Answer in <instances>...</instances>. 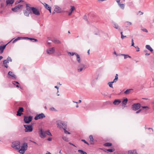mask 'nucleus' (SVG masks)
I'll use <instances>...</instances> for the list:
<instances>
[{
	"instance_id": "obj_25",
	"label": "nucleus",
	"mask_w": 154,
	"mask_h": 154,
	"mask_svg": "<svg viewBox=\"0 0 154 154\" xmlns=\"http://www.w3.org/2000/svg\"><path fill=\"white\" fill-rule=\"evenodd\" d=\"M6 45H4L3 46H0V50L1 51V53H2L3 52L4 50L5 49Z\"/></svg>"
},
{
	"instance_id": "obj_62",
	"label": "nucleus",
	"mask_w": 154,
	"mask_h": 154,
	"mask_svg": "<svg viewBox=\"0 0 154 154\" xmlns=\"http://www.w3.org/2000/svg\"><path fill=\"white\" fill-rule=\"evenodd\" d=\"M69 143L71 145H72L73 146H75V147H76V146L75 145H74V144H72V143H71L70 142Z\"/></svg>"
},
{
	"instance_id": "obj_31",
	"label": "nucleus",
	"mask_w": 154,
	"mask_h": 154,
	"mask_svg": "<svg viewBox=\"0 0 154 154\" xmlns=\"http://www.w3.org/2000/svg\"><path fill=\"white\" fill-rule=\"evenodd\" d=\"M45 6V8L47 9L48 10L50 8H51V7H50L49 5H48L47 4H46L45 3H42Z\"/></svg>"
},
{
	"instance_id": "obj_3",
	"label": "nucleus",
	"mask_w": 154,
	"mask_h": 154,
	"mask_svg": "<svg viewBox=\"0 0 154 154\" xmlns=\"http://www.w3.org/2000/svg\"><path fill=\"white\" fill-rule=\"evenodd\" d=\"M26 9L23 11V14L25 16L28 17L30 14H32L31 7H30L28 4H26Z\"/></svg>"
},
{
	"instance_id": "obj_11",
	"label": "nucleus",
	"mask_w": 154,
	"mask_h": 154,
	"mask_svg": "<svg viewBox=\"0 0 154 154\" xmlns=\"http://www.w3.org/2000/svg\"><path fill=\"white\" fill-rule=\"evenodd\" d=\"M45 117L44 114L42 113L37 114L34 118V119L35 120H37L38 119H42Z\"/></svg>"
},
{
	"instance_id": "obj_51",
	"label": "nucleus",
	"mask_w": 154,
	"mask_h": 154,
	"mask_svg": "<svg viewBox=\"0 0 154 154\" xmlns=\"http://www.w3.org/2000/svg\"><path fill=\"white\" fill-rule=\"evenodd\" d=\"M18 7H19V9H20L21 7H23V5L20 4L16 6Z\"/></svg>"
},
{
	"instance_id": "obj_23",
	"label": "nucleus",
	"mask_w": 154,
	"mask_h": 154,
	"mask_svg": "<svg viewBox=\"0 0 154 154\" xmlns=\"http://www.w3.org/2000/svg\"><path fill=\"white\" fill-rule=\"evenodd\" d=\"M76 54L77 55H76L77 58L76 60L79 63H80L81 61V60L80 58L79 55L78 54Z\"/></svg>"
},
{
	"instance_id": "obj_37",
	"label": "nucleus",
	"mask_w": 154,
	"mask_h": 154,
	"mask_svg": "<svg viewBox=\"0 0 154 154\" xmlns=\"http://www.w3.org/2000/svg\"><path fill=\"white\" fill-rule=\"evenodd\" d=\"M89 138L90 140V141H91V144H93V142L94 141V139L93 138V136L91 135H90L89 136Z\"/></svg>"
},
{
	"instance_id": "obj_39",
	"label": "nucleus",
	"mask_w": 154,
	"mask_h": 154,
	"mask_svg": "<svg viewBox=\"0 0 154 154\" xmlns=\"http://www.w3.org/2000/svg\"><path fill=\"white\" fill-rule=\"evenodd\" d=\"M78 151L81 154H87L86 152L82 150H78Z\"/></svg>"
},
{
	"instance_id": "obj_56",
	"label": "nucleus",
	"mask_w": 154,
	"mask_h": 154,
	"mask_svg": "<svg viewBox=\"0 0 154 154\" xmlns=\"http://www.w3.org/2000/svg\"><path fill=\"white\" fill-rule=\"evenodd\" d=\"M3 66L7 68L8 67V65L7 64V63H5L4 64H3Z\"/></svg>"
},
{
	"instance_id": "obj_58",
	"label": "nucleus",
	"mask_w": 154,
	"mask_h": 154,
	"mask_svg": "<svg viewBox=\"0 0 154 154\" xmlns=\"http://www.w3.org/2000/svg\"><path fill=\"white\" fill-rule=\"evenodd\" d=\"M148 129L150 130V132L151 133H152V132L153 131V129L152 128H148Z\"/></svg>"
},
{
	"instance_id": "obj_41",
	"label": "nucleus",
	"mask_w": 154,
	"mask_h": 154,
	"mask_svg": "<svg viewBox=\"0 0 154 154\" xmlns=\"http://www.w3.org/2000/svg\"><path fill=\"white\" fill-rule=\"evenodd\" d=\"M62 139H63V140H65L66 141V142L69 141L68 138L66 137L63 136L62 137Z\"/></svg>"
},
{
	"instance_id": "obj_18",
	"label": "nucleus",
	"mask_w": 154,
	"mask_h": 154,
	"mask_svg": "<svg viewBox=\"0 0 154 154\" xmlns=\"http://www.w3.org/2000/svg\"><path fill=\"white\" fill-rule=\"evenodd\" d=\"M8 75L13 78V79H16L17 78L16 76L13 73V72L10 71L8 73Z\"/></svg>"
},
{
	"instance_id": "obj_46",
	"label": "nucleus",
	"mask_w": 154,
	"mask_h": 154,
	"mask_svg": "<svg viewBox=\"0 0 154 154\" xmlns=\"http://www.w3.org/2000/svg\"><path fill=\"white\" fill-rule=\"evenodd\" d=\"M83 19L85 20L86 21H88V19L86 15H85L83 17Z\"/></svg>"
},
{
	"instance_id": "obj_26",
	"label": "nucleus",
	"mask_w": 154,
	"mask_h": 154,
	"mask_svg": "<svg viewBox=\"0 0 154 154\" xmlns=\"http://www.w3.org/2000/svg\"><path fill=\"white\" fill-rule=\"evenodd\" d=\"M146 48L151 52H153V49L149 45H146Z\"/></svg>"
},
{
	"instance_id": "obj_22",
	"label": "nucleus",
	"mask_w": 154,
	"mask_h": 154,
	"mask_svg": "<svg viewBox=\"0 0 154 154\" xmlns=\"http://www.w3.org/2000/svg\"><path fill=\"white\" fill-rule=\"evenodd\" d=\"M14 0H6V3L7 5H11L14 3Z\"/></svg>"
},
{
	"instance_id": "obj_45",
	"label": "nucleus",
	"mask_w": 154,
	"mask_h": 154,
	"mask_svg": "<svg viewBox=\"0 0 154 154\" xmlns=\"http://www.w3.org/2000/svg\"><path fill=\"white\" fill-rule=\"evenodd\" d=\"M120 33H121V38L122 39H124L125 37H126V36H124V35H123V34H122L123 32H121Z\"/></svg>"
},
{
	"instance_id": "obj_21",
	"label": "nucleus",
	"mask_w": 154,
	"mask_h": 154,
	"mask_svg": "<svg viewBox=\"0 0 154 154\" xmlns=\"http://www.w3.org/2000/svg\"><path fill=\"white\" fill-rule=\"evenodd\" d=\"M51 41L55 44H60L61 43V42L59 40L55 38L53 40H51Z\"/></svg>"
},
{
	"instance_id": "obj_54",
	"label": "nucleus",
	"mask_w": 154,
	"mask_h": 154,
	"mask_svg": "<svg viewBox=\"0 0 154 154\" xmlns=\"http://www.w3.org/2000/svg\"><path fill=\"white\" fill-rule=\"evenodd\" d=\"M134 47L136 48L137 49V50H136V51L137 52H139V51H140V50H139V48L138 47V46H136V47Z\"/></svg>"
},
{
	"instance_id": "obj_48",
	"label": "nucleus",
	"mask_w": 154,
	"mask_h": 154,
	"mask_svg": "<svg viewBox=\"0 0 154 154\" xmlns=\"http://www.w3.org/2000/svg\"><path fill=\"white\" fill-rule=\"evenodd\" d=\"M141 30L144 32H148V30H147V29L145 28H144V29H141Z\"/></svg>"
},
{
	"instance_id": "obj_1",
	"label": "nucleus",
	"mask_w": 154,
	"mask_h": 154,
	"mask_svg": "<svg viewBox=\"0 0 154 154\" xmlns=\"http://www.w3.org/2000/svg\"><path fill=\"white\" fill-rule=\"evenodd\" d=\"M39 135L40 137L42 138H44L47 135L52 136L51 133L49 131H44L41 129L39 131Z\"/></svg>"
},
{
	"instance_id": "obj_60",
	"label": "nucleus",
	"mask_w": 154,
	"mask_h": 154,
	"mask_svg": "<svg viewBox=\"0 0 154 154\" xmlns=\"http://www.w3.org/2000/svg\"><path fill=\"white\" fill-rule=\"evenodd\" d=\"M142 108L143 109L149 108V107L147 106H142Z\"/></svg>"
},
{
	"instance_id": "obj_55",
	"label": "nucleus",
	"mask_w": 154,
	"mask_h": 154,
	"mask_svg": "<svg viewBox=\"0 0 154 154\" xmlns=\"http://www.w3.org/2000/svg\"><path fill=\"white\" fill-rule=\"evenodd\" d=\"M126 23H127V25H131L132 24V23L129 21H127Z\"/></svg>"
},
{
	"instance_id": "obj_16",
	"label": "nucleus",
	"mask_w": 154,
	"mask_h": 154,
	"mask_svg": "<svg viewBox=\"0 0 154 154\" xmlns=\"http://www.w3.org/2000/svg\"><path fill=\"white\" fill-rule=\"evenodd\" d=\"M23 110L24 109L23 107H19L18 111L17 112V115L18 116H21L23 114L22 112L23 111Z\"/></svg>"
},
{
	"instance_id": "obj_57",
	"label": "nucleus",
	"mask_w": 154,
	"mask_h": 154,
	"mask_svg": "<svg viewBox=\"0 0 154 154\" xmlns=\"http://www.w3.org/2000/svg\"><path fill=\"white\" fill-rule=\"evenodd\" d=\"M141 110H142L141 109H139L136 112V114H138V113H139V112H140Z\"/></svg>"
},
{
	"instance_id": "obj_2",
	"label": "nucleus",
	"mask_w": 154,
	"mask_h": 154,
	"mask_svg": "<svg viewBox=\"0 0 154 154\" xmlns=\"http://www.w3.org/2000/svg\"><path fill=\"white\" fill-rule=\"evenodd\" d=\"M95 35H99L100 36L103 37L104 36H108V34L106 32H103L102 31H99L97 28H95L94 31V32Z\"/></svg>"
},
{
	"instance_id": "obj_53",
	"label": "nucleus",
	"mask_w": 154,
	"mask_h": 154,
	"mask_svg": "<svg viewBox=\"0 0 154 154\" xmlns=\"http://www.w3.org/2000/svg\"><path fill=\"white\" fill-rule=\"evenodd\" d=\"M50 110H51V111H55V109L54 107H51L50 108Z\"/></svg>"
},
{
	"instance_id": "obj_24",
	"label": "nucleus",
	"mask_w": 154,
	"mask_h": 154,
	"mask_svg": "<svg viewBox=\"0 0 154 154\" xmlns=\"http://www.w3.org/2000/svg\"><path fill=\"white\" fill-rule=\"evenodd\" d=\"M113 27L115 28L118 29L119 30L120 29V27L116 23H113Z\"/></svg>"
},
{
	"instance_id": "obj_49",
	"label": "nucleus",
	"mask_w": 154,
	"mask_h": 154,
	"mask_svg": "<svg viewBox=\"0 0 154 154\" xmlns=\"http://www.w3.org/2000/svg\"><path fill=\"white\" fill-rule=\"evenodd\" d=\"M23 1L22 0H18L16 2V4H17L18 3H19L21 2H23Z\"/></svg>"
},
{
	"instance_id": "obj_15",
	"label": "nucleus",
	"mask_w": 154,
	"mask_h": 154,
	"mask_svg": "<svg viewBox=\"0 0 154 154\" xmlns=\"http://www.w3.org/2000/svg\"><path fill=\"white\" fill-rule=\"evenodd\" d=\"M54 11L57 13H61L65 12V11L62 10L61 8L57 5L55 6Z\"/></svg>"
},
{
	"instance_id": "obj_64",
	"label": "nucleus",
	"mask_w": 154,
	"mask_h": 154,
	"mask_svg": "<svg viewBox=\"0 0 154 154\" xmlns=\"http://www.w3.org/2000/svg\"><path fill=\"white\" fill-rule=\"evenodd\" d=\"M46 154H51V153L50 152L47 151V152Z\"/></svg>"
},
{
	"instance_id": "obj_52",
	"label": "nucleus",
	"mask_w": 154,
	"mask_h": 154,
	"mask_svg": "<svg viewBox=\"0 0 154 154\" xmlns=\"http://www.w3.org/2000/svg\"><path fill=\"white\" fill-rule=\"evenodd\" d=\"M22 38V37H18L17 38H16L15 40V41L16 42L17 40H20V39H21Z\"/></svg>"
},
{
	"instance_id": "obj_59",
	"label": "nucleus",
	"mask_w": 154,
	"mask_h": 154,
	"mask_svg": "<svg viewBox=\"0 0 154 154\" xmlns=\"http://www.w3.org/2000/svg\"><path fill=\"white\" fill-rule=\"evenodd\" d=\"M121 0H116L117 2L118 3V5H119L120 3V1Z\"/></svg>"
},
{
	"instance_id": "obj_63",
	"label": "nucleus",
	"mask_w": 154,
	"mask_h": 154,
	"mask_svg": "<svg viewBox=\"0 0 154 154\" xmlns=\"http://www.w3.org/2000/svg\"><path fill=\"white\" fill-rule=\"evenodd\" d=\"M30 141L32 142L33 143H34L38 145V144L36 142H35L34 141H32V140H30Z\"/></svg>"
},
{
	"instance_id": "obj_50",
	"label": "nucleus",
	"mask_w": 154,
	"mask_h": 154,
	"mask_svg": "<svg viewBox=\"0 0 154 154\" xmlns=\"http://www.w3.org/2000/svg\"><path fill=\"white\" fill-rule=\"evenodd\" d=\"M131 42H132V44L131 45V46H134V47L135 46H134V40L133 38H132L131 39Z\"/></svg>"
},
{
	"instance_id": "obj_30",
	"label": "nucleus",
	"mask_w": 154,
	"mask_h": 154,
	"mask_svg": "<svg viewBox=\"0 0 154 154\" xmlns=\"http://www.w3.org/2000/svg\"><path fill=\"white\" fill-rule=\"evenodd\" d=\"M24 38H27L29 39L32 42H37L38 41L37 39L35 38H30L29 37H25Z\"/></svg>"
},
{
	"instance_id": "obj_33",
	"label": "nucleus",
	"mask_w": 154,
	"mask_h": 154,
	"mask_svg": "<svg viewBox=\"0 0 154 154\" xmlns=\"http://www.w3.org/2000/svg\"><path fill=\"white\" fill-rule=\"evenodd\" d=\"M95 81L94 79H92L91 80V85L92 87L95 85Z\"/></svg>"
},
{
	"instance_id": "obj_32",
	"label": "nucleus",
	"mask_w": 154,
	"mask_h": 154,
	"mask_svg": "<svg viewBox=\"0 0 154 154\" xmlns=\"http://www.w3.org/2000/svg\"><path fill=\"white\" fill-rule=\"evenodd\" d=\"M12 10L14 12H17L19 9V7L16 6L14 8H12Z\"/></svg>"
},
{
	"instance_id": "obj_13",
	"label": "nucleus",
	"mask_w": 154,
	"mask_h": 154,
	"mask_svg": "<svg viewBox=\"0 0 154 154\" xmlns=\"http://www.w3.org/2000/svg\"><path fill=\"white\" fill-rule=\"evenodd\" d=\"M55 48L53 47L47 49L46 51L48 54H53L55 52Z\"/></svg>"
},
{
	"instance_id": "obj_8",
	"label": "nucleus",
	"mask_w": 154,
	"mask_h": 154,
	"mask_svg": "<svg viewBox=\"0 0 154 154\" xmlns=\"http://www.w3.org/2000/svg\"><path fill=\"white\" fill-rule=\"evenodd\" d=\"M140 107V104L139 103H137L133 104L131 108L133 110L136 111L139 109Z\"/></svg>"
},
{
	"instance_id": "obj_4",
	"label": "nucleus",
	"mask_w": 154,
	"mask_h": 154,
	"mask_svg": "<svg viewBox=\"0 0 154 154\" xmlns=\"http://www.w3.org/2000/svg\"><path fill=\"white\" fill-rule=\"evenodd\" d=\"M28 144L27 143L24 142L23 143L22 146L20 147V148L19 149V152L21 154H23L25 151L28 149Z\"/></svg>"
},
{
	"instance_id": "obj_34",
	"label": "nucleus",
	"mask_w": 154,
	"mask_h": 154,
	"mask_svg": "<svg viewBox=\"0 0 154 154\" xmlns=\"http://www.w3.org/2000/svg\"><path fill=\"white\" fill-rule=\"evenodd\" d=\"M121 55L124 56V58L125 59H126L128 58H131V56H129L128 54H121Z\"/></svg>"
},
{
	"instance_id": "obj_42",
	"label": "nucleus",
	"mask_w": 154,
	"mask_h": 154,
	"mask_svg": "<svg viewBox=\"0 0 154 154\" xmlns=\"http://www.w3.org/2000/svg\"><path fill=\"white\" fill-rule=\"evenodd\" d=\"M113 83L112 82H108V85H109V87L111 88H113L112 86V84Z\"/></svg>"
},
{
	"instance_id": "obj_40",
	"label": "nucleus",
	"mask_w": 154,
	"mask_h": 154,
	"mask_svg": "<svg viewBox=\"0 0 154 154\" xmlns=\"http://www.w3.org/2000/svg\"><path fill=\"white\" fill-rule=\"evenodd\" d=\"M67 53L68 54H69L72 56H73L74 55L76 56L77 55L76 54H77V53L75 52H68Z\"/></svg>"
},
{
	"instance_id": "obj_12",
	"label": "nucleus",
	"mask_w": 154,
	"mask_h": 154,
	"mask_svg": "<svg viewBox=\"0 0 154 154\" xmlns=\"http://www.w3.org/2000/svg\"><path fill=\"white\" fill-rule=\"evenodd\" d=\"M85 65L83 64L79 63L78 66V70L79 72H81L83 69H85Z\"/></svg>"
},
{
	"instance_id": "obj_43",
	"label": "nucleus",
	"mask_w": 154,
	"mask_h": 154,
	"mask_svg": "<svg viewBox=\"0 0 154 154\" xmlns=\"http://www.w3.org/2000/svg\"><path fill=\"white\" fill-rule=\"evenodd\" d=\"M66 128H64L63 129V130H64V133L66 134H70V133L68 132V131H67L66 130Z\"/></svg>"
},
{
	"instance_id": "obj_6",
	"label": "nucleus",
	"mask_w": 154,
	"mask_h": 154,
	"mask_svg": "<svg viewBox=\"0 0 154 154\" xmlns=\"http://www.w3.org/2000/svg\"><path fill=\"white\" fill-rule=\"evenodd\" d=\"M11 146L15 149L19 150L20 148V142L17 141L13 142Z\"/></svg>"
},
{
	"instance_id": "obj_5",
	"label": "nucleus",
	"mask_w": 154,
	"mask_h": 154,
	"mask_svg": "<svg viewBox=\"0 0 154 154\" xmlns=\"http://www.w3.org/2000/svg\"><path fill=\"white\" fill-rule=\"evenodd\" d=\"M57 127L60 129L66 128V125L65 122L61 120H58L57 121Z\"/></svg>"
},
{
	"instance_id": "obj_47",
	"label": "nucleus",
	"mask_w": 154,
	"mask_h": 154,
	"mask_svg": "<svg viewBox=\"0 0 154 154\" xmlns=\"http://www.w3.org/2000/svg\"><path fill=\"white\" fill-rule=\"evenodd\" d=\"M81 141L84 142L85 143L87 144V145H89V143L88 142H87L84 139H82L81 140Z\"/></svg>"
},
{
	"instance_id": "obj_7",
	"label": "nucleus",
	"mask_w": 154,
	"mask_h": 154,
	"mask_svg": "<svg viewBox=\"0 0 154 154\" xmlns=\"http://www.w3.org/2000/svg\"><path fill=\"white\" fill-rule=\"evenodd\" d=\"M25 128V132H31L32 131L33 128L31 125H24Z\"/></svg>"
},
{
	"instance_id": "obj_27",
	"label": "nucleus",
	"mask_w": 154,
	"mask_h": 154,
	"mask_svg": "<svg viewBox=\"0 0 154 154\" xmlns=\"http://www.w3.org/2000/svg\"><path fill=\"white\" fill-rule=\"evenodd\" d=\"M133 90V89H127L124 92V93L126 94H129L131 93V91Z\"/></svg>"
},
{
	"instance_id": "obj_14",
	"label": "nucleus",
	"mask_w": 154,
	"mask_h": 154,
	"mask_svg": "<svg viewBox=\"0 0 154 154\" xmlns=\"http://www.w3.org/2000/svg\"><path fill=\"white\" fill-rule=\"evenodd\" d=\"M71 8L70 9L69 11H65V12H66L68 13V16H70L72 13L73 12V11L75 10V8L74 6H70Z\"/></svg>"
},
{
	"instance_id": "obj_61",
	"label": "nucleus",
	"mask_w": 154,
	"mask_h": 154,
	"mask_svg": "<svg viewBox=\"0 0 154 154\" xmlns=\"http://www.w3.org/2000/svg\"><path fill=\"white\" fill-rule=\"evenodd\" d=\"M138 13H140V15H143V12H141V11H138Z\"/></svg>"
},
{
	"instance_id": "obj_17",
	"label": "nucleus",
	"mask_w": 154,
	"mask_h": 154,
	"mask_svg": "<svg viewBox=\"0 0 154 154\" xmlns=\"http://www.w3.org/2000/svg\"><path fill=\"white\" fill-rule=\"evenodd\" d=\"M12 60L11 57H8L6 60H5L3 61V64L5 63H8L9 62H12Z\"/></svg>"
},
{
	"instance_id": "obj_28",
	"label": "nucleus",
	"mask_w": 154,
	"mask_h": 154,
	"mask_svg": "<svg viewBox=\"0 0 154 154\" xmlns=\"http://www.w3.org/2000/svg\"><path fill=\"white\" fill-rule=\"evenodd\" d=\"M128 154H137L136 150H130L128 151Z\"/></svg>"
},
{
	"instance_id": "obj_29",
	"label": "nucleus",
	"mask_w": 154,
	"mask_h": 154,
	"mask_svg": "<svg viewBox=\"0 0 154 154\" xmlns=\"http://www.w3.org/2000/svg\"><path fill=\"white\" fill-rule=\"evenodd\" d=\"M118 74H116V75L115 76V78L114 79L113 81H112V83H113L116 82L118 80Z\"/></svg>"
},
{
	"instance_id": "obj_20",
	"label": "nucleus",
	"mask_w": 154,
	"mask_h": 154,
	"mask_svg": "<svg viewBox=\"0 0 154 154\" xmlns=\"http://www.w3.org/2000/svg\"><path fill=\"white\" fill-rule=\"evenodd\" d=\"M121 102V100L119 99H116L113 102V103L115 105H118Z\"/></svg>"
},
{
	"instance_id": "obj_44",
	"label": "nucleus",
	"mask_w": 154,
	"mask_h": 154,
	"mask_svg": "<svg viewBox=\"0 0 154 154\" xmlns=\"http://www.w3.org/2000/svg\"><path fill=\"white\" fill-rule=\"evenodd\" d=\"M106 150H107V151L109 152H113L115 150L114 149H106Z\"/></svg>"
},
{
	"instance_id": "obj_10",
	"label": "nucleus",
	"mask_w": 154,
	"mask_h": 154,
	"mask_svg": "<svg viewBox=\"0 0 154 154\" xmlns=\"http://www.w3.org/2000/svg\"><path fill=\"white\" fill-rule=\"evenodd\" d=\"M32 116H24V120L26 123H29L32 120Z\"/></svg>"
},
{
	"instance_id": "obj_19",
	"label": "nucleus",
	"mask_w": 154,
	"mask_h": 154,
	"mask_svg": "<svg viewBox=\"0 0 154 154\" xmlns=\"http://www.w3.org/2000/svg\"><path fill=\"white\" fill-rule=\"evenodd\" d=\"M128 101V100L127 98H126L123 100L122 102V106H123L124 107H125V105H126L127 101Z\"/></svg>"
},
{
	"instance_id": "obj_9",
	"label": "nucleus",
	"mask_w": 154,
	"mask_h": 154,
	"mask_svg": "<svg viewBox=\"0 0 154 154\" xmlns=\"http://www.w3.org/2000/svg\"><path fill=\"white\" fill-rule=\"evenodd\" d=\"M32 13L33 14L37 15L39 16L40 15V12L38 9L35 7H32L31 8Z\"/></svg>"
},
{
	"instance_id": "obj_38",
	"label": "nucleus",
	"mask_w": 154,
	"mask_h": 154,
	"mask_svg": "<svg viewBox=\"0 0 154 154\" xmlns=\"http://www.w3.org/2000/svg\"><path fill=\"white\" fill-rule=\"evenodd\" d=\"M112 145V143H106L104 144V145L105 146H110Z\"/></svg>"
},
{
	"instance_id": "obj_36",
	"label": "nucleus",
	"mask_w": 154,
	"mask_h": 154,
	"mask_svg": "<svg viewBox=\"0 0 154 154\" xmlns=\"http://www.w3.org/2000/svg\"><path fill=\"white\" fill-rule=\"evenodd\" d=\"M16 83L17 84V85H16V87L17 88H19V86L18 85L19 83L17 81H14L13 82V84L14 85H16Z\"/></svg>"
},
{
	"instance_id": "obj_35",
	"label": "nucleus",
	"mask_w": 154,
	"mask_h": 154,
	"mask_svg": "<svg viewBox=\"0 0 154 154\" xmlns=\"http://www.w3.org/2000/svg\"><path fill=\"white\" fill-rule=\"evenodd\" d=\"M119 7L122 10H124L125 8V5L124 4H120L118 5Z\"/></svg>"
}]
</instances>
